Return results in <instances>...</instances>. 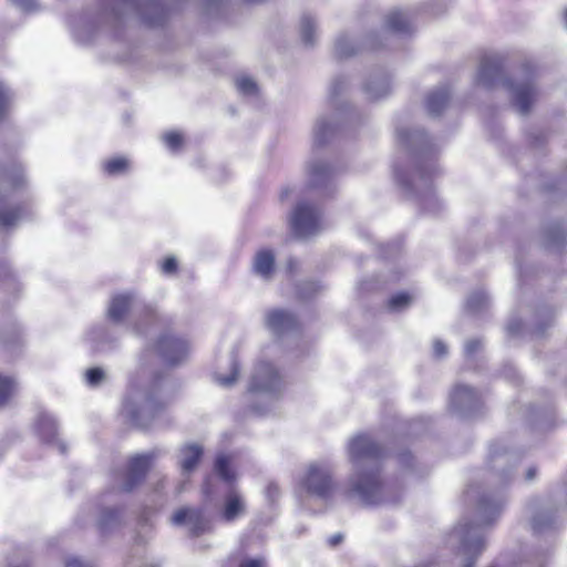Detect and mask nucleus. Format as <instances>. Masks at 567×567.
Here are the masks:
<instances>
[{
    "label": "nucleus",
    "mask_w": 567,
    "mask_h": 567,
    "mask_svg": "<svg viewBox=\"0 0 567 567\" xmlns=\"http://www.w3.org/2000/svg\"><path fill=\"white\" fill-rule=\"evenodd\" d=\"M190 347L187 340L162 332L156 341L140 354L138 367L130 375L122 413L134 425L150 427L165 412L169 396L165 392V378L150 368V357L155 352L167 365H177L188 357Z\"/></svg>",
    "instance_id": "f257e3e1"
},
{
    "label": "nucleus",
    "mask_w": 567,
    "mask_h": 567,
    "mask_svg": "<svg viewBox=\"0 0 567 567\" xmlns=\"http://www.w3.org/2000/svg\"><path fill=\"white\" fill-rule=\"evenodd\" d=\"M348 457L352 465L344 495L360 501L362 504H395L401 498V489L381 476V464L385 457L384 447L371 434L354 435L347 446Z\"/></svg>",
    "instance_id": "f03ea898"
},
{
    "label": "nucleus",
    "mask_w": 567,
    "mask_h": 567,
    "mask_svg": "<svg viewBox=\"0 0 567 567\" xmlns=\"http://www.w3.org/2000/svg\"><path fill=\"white\" fill-rule=\"evenodd\" d=\"M396 138L414 161V169L411 174L395 168L398 183L409 196L414 198L422 212L439 215L443 209V203L433 189V181L440 175V167L435 159L436 144L419 128L396 127Z\"/></svg>",
    "instance_id": "7ed1b4c3"
},
{
    "label": "nucleus",
    "mask_w": 567,
    "mask_h": 567,
    "mask_svg": "<svg viewBox=\"0 0 567 567\" xmlns=\"http://www.w3.org/2000/svg\"><path fill=\"white\" fill-rule=\"evenodd\" d=\"M109 6L99 13L84 12L71 18V32L78 42L87 44L102 28L115 29L130 17L148 28L163 27L168 18L163 0H110Z\"/></svg>",
    "instance_id": "20e7f679"
},
{
    "label": "nucleus",
    "mask_w": 567,
    "mask_h": 567,
    "mask_svg": "<svg viewBox=\"0 0 567 567\" xmlns=\"http://www.w3.org/2000/svg\"><path fill=\"white\" fill-rule=\"evenodd\" d=\"M466 498H476V514L478 524L462 519L449 536V543L457 546V554L464 557L463 567H473L486 547L484 527L492 525L501 515L505 504L502 491L494 493H480L471 485L466 491Z\"/></svg>",
    "instance_id": "39448f33"
},
{
    "label": "nucleus",
    "mask_w": 567,
    "mask_h": 567,
    "mask_svg": "<svg viewBox=\"0 0 567 567\" xmlns=\"http://www.w3.org/2000/svg\"><path fill=\"white\" fill-rule=\"evenodd\" d=\"M503 66V59L498 54L484 55L476 73V85L491 90L502 84L509 91L512 104L517 112L522 115L528 114L537 96L534 66L529 63L524 64V79L515 82L504 78Z\"/></svg>",
    "instance_id": "423d86ee"
},
{
    "label": "nucleus",
    "mask_w": 567,
    "mask_h": 567,
    "mask_svg": "<svg viewBox=\"0 0 567 567\" xmlns=\"http://www.w3.org/2000/svg\"><path fill=\"white\" fill-rule=\"evenodd\" d=\"M414 28L410 16L405 11L395 10L390 12L385 18V30L381 35L369 34L362 42H357L354 35L348 31L341 32L337 35L333 43V56L338 60L352 58L363 51H374L382 47V39L389 40L392 35H410Z\"/></svg>",
    "instance_id": "0eeeda50"
},
{
    "label": "nucleus",
    "mask_w": 567,
    "mask_h": 567,
    "mask_svg": "<svg viewBox=\"0 0 567 567\" xmlns=\"http://www.w3.org/2000/svg\"><path fill=\"white\" fill-rule=\"evenodd\" d=\"M348 81L343 76H337L332 80L329 87V101L336 109L337 115L333 118L321 116L317 120L313 127V146L323 147L330 143L340 131V122L344 123L351 120L352 111L348 105H339V96L347 90Z\"/></svg>",
    "instance_id": "6e6552de"
},
{
    "label": "nucleus",
    "mask_w": 567,
    "mask_h": 567,
    "mask_svg": "<svg viewBox=\"0 0 567 567\" xmlns=\"http://www.w3.org/2000/svg\"><path fill=\"white\" fill-rule=\"evenodd\" d=\"M24 183L20 167L0 168V227L9 228L24 218L27 206L14 205V192Z\"/></svg>",
    "instance_id": "1a4fd4ad"
},
{
    "label": "nucleus",
    "mask_w": 567,
    "mask_h": 567,
    "mask_svg": "<svg viewBox=\"0 0 567 567\" xmlns=\"http://www.w3.org/2000/svg\"><path fill=\"white\" fill-rule=\"evenodd\" d=\"M333 474L334 466L329 461L313 462L299 478V487L310 496L327 501L336 487Z\"/></svg>",
    "instance_id": "9d476101"
},
{
    "label": "nucleus",
    "mask_w": 567,
    "mask_h": 567,
    "mask_svg": "<svg viewBox=\"0 0 567 567\" xmlns=\"http://www.w3.org/2000/svg\"><path fill=\"white\" fill-rule=\"evenodd\" d=\"M161 451H152L132 456L123 472L114 473L113 489L131 493L145 480L153 462L159 457Z\"/></svg>",
    "instance_id": "9b49d317"
},
{
    "label": "nucleus",
    "mask_w": 567,
    "mask_h": 567,
    "mask_svg": "<svg viewBox=\"0 0 567 567\" xmlns=\"http://www.w3.org/2000/svg\"><path fill=\"white\" fill-rule=\"evenodd\" d=\"M290 226L298 238L315 236L322 228L321 210L308 200H300L290 215Z\"/></svg>",
    "instance_id": "f8f14e48"
},
{
    "label": "nucleus",
    "mask_w": 567,
    "mask_h": 567,
    "mask_svg": "<svg viewBox=\"0 0 567 567\" xmlns=\"http://www.w3.org/2000/svg\"><path fill=\"white\" fill-rule=\"evenodd\" d=\"M281 389L282 380L276 368L269 362H259L251 375L249 392L272 400Z\"/></svg>",
    "instance_id": "ddd939ff"
},
{
    "label": "nucleus",
    "mask_w": 567,
    "mask_h": 567,
    "mask_svg": "<svg viewBox=\"0 0 567 567\" xmlns=\"http://www.w3.org/2000/svg\"><path fill=\"white\" fill-rule=\"evenodd\" d=\"M450 409L461 419H472L481 414L483 401L473 388L457 384L450 395Z\"/></svg>",
    "instance_id": "4468645a"
},
{
    "label": "nucleus",
    "mask_w": 567,
    "mask_h": 567,
    "mask_svg": "<svg viewBox=\"0 0 567 567\" xmlns=\"http://www.w3.org/2000/svg\"><path fill=\"white\" fill-rule=\"evenodd\" d=\"M530 526L535 535L550 533L557 527L558 507L550 498H536L529 505Z\"/></svg>",
    "instance_id": "2eb2a0df"
},
{
    "label": "nucleus",
    "mask_w": 567,
    "mask_h": 567,
    "mask_svg": "<svg viewBox=\"0 0 567 567\" xmlns=\"http://www.w3.org/2000/svg\"><path fill=\"white\" fill-rule=\"evenodd\" d=\"M519 460L516 451L509 450L501 443L489 447L488 462L491 470L497 476L501 484L506 485L514 478L513 467Z\"/></svg>",
    "instance_id": "dca6fc26"
},
{
    "label": "nucleus",
    "mask_w": 567,
    "mask_h": 567,
    "mask_svg": "<svg viewBox=\"0 0 567 567\" xmlns=\"http://www.w3.org/2000/svg\"><path fill=\"white\" fill-rule=\"evenodd\" d=\"M175 525L186 524L189 534L198 537L212 529V520L202 507L181 508L172 517Z\"/></svg>",
    "instance_id": "f3484780"
},
{
    "label": "nucleus",
    "mask_w": 567,
    "mask_h": 567,
    "mask_svg": "<svg viewBox=\"0 0 567 567\" xmlns=\"http://www.w3.org/2000/svg\"><path fill=\"white\" fill-rule=\"evenodd\" d=\"M126 507L124 505L102 506L96 518V527L101 535L114 533L125 525Z\"/></svg>",
    "instance_id": "a211bd4d"
},
{
    "label": "nucleus",
    "mask_w": 567,
    "mask_h": 567,
    "mask_svg": "<svg viewBox=\"0 0 567 567\" xmlns=\"http://www.w3.org/2000/svg\"><path fill=\"white\" fill-rule=\"evenodd\" d=\"M247 514V502L244 495L236 488L230 487L224 496L223 506L219 509V518L225 523H235Z\"/></svg>",
    "instance_id": "6ab92c4d"
},
{
    "label": "nucleus",
    "mask_w": 567,
    "mask_h": 567,
    "mask_svg": "<svg viewBox=\"0 0 567 567\" xmlns=\"http://www.w3.org/2000/svg\"><path fill=\"white\" fill-rule=\"evenodd\" d=\"M86 341L93 352L105 353L118 347L120 336L106 326H96L87 332Z\"/></svg>",
    "instance_id": "aec40b11"
},
{
    "label": "nucleus",
    "mask_w": 567,
    "mask_h": 567,
    "mask_svg": "<svg viewBox=\"0 0 567 567\" xmlns=\"http://www.w3.org/2000/svg\"><path fill=\"white\" fill-rule=\"evenodd\" d=\"M339 168L324 161L313 159L308 165V184L311 188H328Z\"/></svg>",
    "instance_id": "412c9836"
},
{
    "label": "nucleus",
    "mask_w": 567,
    "mask_h": 567,
    "mask_svg": "<svg viewBox=\"0 0 567 567\" xmlns=\"http://www.w3.org/2000/svg\"><path fill=\"white\" fill-rule=\"evenodd\" d=\"M266 324L275 334L282 336L297 330L299 322L291 311L274 309L268 311L266 316Z\"/></svg>",
    "instance_id": "4be33fe9"
},
{
    "label": "nucleus",
    "mask_w": 567,
    "mask_h": 567,
    "mask_svg": "<svg viewBox=\"0 0 567 567\" xmlns=\"http://www.w3.org/2000/svg\"><path fill=\"white\" fill-rule=\"evenodd\" d=\"M168 322L167 318L151 305H144L134 323V331L140 336H147L153 327H163Z\"/></svg>",
    "instance_id": "5701e85b"
},
{
    "label": "nucleus",
    "mask_w": 567,
    "mask_h": 567,
    "mask_svg": "<svg viewBox=\"0 0 567 567\" xmlns=\"http://www.w3.org/2000/svg\"><path fill=\"white\" fill-rule=\"evenodd\" d=\"M35 427H37L40 439L43 442H45L48 444L56 443L58 449L62 454H64L66 452L65 444L63 442L59 441L56 437L58 426H56L55 419L51 414H49L47 412H41L38 415V419L35 422Z\"/></svg>",
    "instance_id": "b1692460"
},
{
    "label": "nucleus",
    "mask_w": 567,
    "mask_h": 567,
    "mask_svg": "<svg viewBox=\"0 0 567 567\" xmlns=\"http://www.w3.org/2000/svg\"><path fill=\"white\" fill-rule=\"evenodd\" d=\"M135 303L136 296L133 292L113 296L107 308V318L114 323L122 322L128 311L135 307Z\"/></svg>",
    "instance_id": "393cba45"
},
{
    "label": "nucleus",
    "mask_w": 567,
    "mask_h": 567,
    "mask_svg": "<svg viewBox=\"0 0 567 567\" xmlns=\"http://www.w3.org/2000/svg\"><path fill=\"white\" fill-rule=\"evenodd\" d=\"M251 269L262 280H270L276 271V256L274 251L268 248L258 250L252 259Z\"/></svg>",
    "instance_id": "a878e982"
},
{
    "label": "nucleus",
    "mask_w": 567,
    "mask_h": 567,
    "mask_svg": "<svg viewBox=\"0 0 567 567\" xmlns=\"http://www.w3.org/2000/svg\"><path fill=\"white\" fill-rule=\"evenodd\" d=\"M203 457V447L198 444H185L181 446L177 454V464L182 475L190 474L197 467Z\"/></svg>",
    "instance_id": "bb28decb"
},
{
    "label": "nucleus",
    "mask_w": 567,
    "mask_h": 567,
    "mask_svg": "<svg viewBox=\"0 0 567 567\" xmlns=\"http://www.w3.org/2000/svg\"><path fill=\"white\" fill-rule=\"evenodd\" d=\"M451 99V92L447 86L441 85L430 91L424 99V106L427 114L432 117L441 115Z\"/></svg>",
    "instance_id": "cd10ccee"
},
{
    "label": "nucleus",
    "mask_w": 567,
    "mask_h": 567,
    "mask_svg": "<svg viewBox=\"0 0 567 567\" xmlns=\"http://www.w3.org/2000/svg\"><path fill=\"white\" fill-rule=\"evenodd\" d=\"M544 244L548 250L560 251L567 244V225L561 221H554L544 230Z\"/></svg>",
    "instance_id": "c85d7f7f"
},
{
    "label": "nucleus",
    "mask_w": 567,
    "mask_h": 567,
    "mask_svg": "<svg viewBox=\"0 0 567 567\" xmlns=\"http://www.w3.org/2000/svg\"><path fill=\"white\" fill-rule=\"evenodd\" d=\"M363 91L369 100H378L386 96L391 91V81L386 73L372 74L363 85Z\"/></svg>",
    "instance_id": "c756f323"
},
{
    "label": "nucleus",
    "mask_w": 567,
    "mask_h": 567,
    "mask_svg": "<svg viewBox=\"0 0 567 567\" xmlns=\"http://www.w3.org/2000/svg\"><path fill=\"white\" fill-rule=\"evenodd\" d=\"M554 310L547 306L539 307L535 315L534 321L528 326L527 333L533 338H540L546 330L554 323Z\"/></svg>",
    "instance_id": "7c9ffc66"
},
{
    "label": "nucleus",
    "mask_w": 567,
    "mask_h": 567,
    "mask_svg": "<svg viewBox=\"0 0 567 567\" xmlns=\"http://www.w3.org/2000/svg\"><path fill=\"white\" fill-rule=\"evenodd\" d=\"M229 374L225 375L219 372H216L214 374L215 381L223 388H230L233 386L239 375L240 365L238 361V357L236 352H233L230 355V362H229Z\"/></svg>",
    "instance_id": "2f4dec72"
},
{
    "label": "nucleus",
    "mask_w": 567,
    "mask_h": 567,
    "mask_svg": "<svg viewBox=\"0 0 567 567\" xmlns=\"http://www.w3.org/2000/svg\"><path fill=\"white\" fill-rule=\"evenodd\" d=\"M317 23L312 16L303 14L300 20V35L302 43L312 47L316 42Z\"/></svg>",
    "instance_id": "473e14b6"
},
{
    "label": "nucleus",
    "mask_w": 567,
    "mask_h": 567,
    "mask_svg": "<svg viewBox=\"0 0 567 567\" xmlns=\"http://www.w3.org/2000/svg\"><path fill=\"white\" fill-rule=\"evenodd\" d=\"M489 299L484 290H477L471 293L466 300V311L472 315H478L487 309Z\"/></svg>",
    "instance_id": "72a5a7b5"
},
{
    "label": "nucleus",
    "mask_w": 567,
    "mask_h": 567,
    "mask_svg": "<svg viewBox=\"0 0 567 567\" xmlns=\"http://www.w3.org/2000/svg\"><path fill=\"white\" fill-rule=\"evenodd\" d=\"M214 471L226 483H233L236 480V475L230 467V458L225 454L216 456Z\"/></svg>",
    "instance_id": "f704fd0d"
},
{
    "label": "nucleus",
    "mask_w": 567,
    "mask_h": 567,
    "mask_svg": "<svg viewBox=\"0 0 567 567\" xmlns=\"http://www.w3.org/2000/svg\"><path fill=\"white\" fill-rule=\"evenodd\" d=\"M412 303V297L408 292H398L393 295L386 303L392 312H400L409 308Z\"/></svg>",
    "instance_id": "c9c22d12"
},
{
    "label": "nucleus",
    "mask_w": 567,
    "mask_h": 567,
    "mask_svg": "<svg viewBox=\"0 0 567 567\" xmlns=\"http://www.w3.org/2000/svg\"><path fill=\"white\" fill-rule=\"evenodd\" d=\"M153 523L151 522V518L147 516L146 513H144L140 519H138V532L135 537V543L138 545H144L148 542Z\"/></svg>",
    "instance_id": "e433bc0d"
},
{
    "label": "nucleus",
    "mask_w": 567,
    "mask_h": 567,
    "mask_svg": "<svg viewBox=\"0 0 567 567\" xmlns=\"http://www.w3.org/2000/svg\"><path fill=\"white\" fill-rule=\"evenodd\" d=\"M16 391V382L11 377L0 374V406L4 405Z\"/></svg>",
    "instance_id": "4c0bfd02"
},
{
    "label": "nucleus",
    "mask_w": 567,
    "mask_h": 567,
    "mask_svg": "<svg viewBox=\"0 0 567 567\" xmlns=\"http://www.w3.org/2000/svg\"><path fill=\"white\" fill-rule=\"evenodd\" d=\"M127 167L128 161L124 157L111 158L103 165L104 172L112 176L123 174Z\"/></svg>",
    "instance_id": "58836bf2"
},
{
    "label": "nucleus",
    "mask_w": 567,
    "mask_h": 567,
    "mask_svg": "<svg viewBox=\"0 0 567 567\" xmlns=\"http://www.w3.org/2000/svg\"><path fill=\"white\" fill-rule=\"evenodd\" d=\"M106 379L105 371L100 367L90 368L84 373V381L86 385L96 388L101 385Z\"/></svg>",
    "instance_id": "ea45409f"
},
{
    "label": "nucleus",
    "mask_w": 567,
    "mask_h": 567,
    "mask_svg": "<svg viewBox=\"0 0 567 567\" xmlns=\"http://www.w3.org/2000/svg\"><path fill=\"white\" fill-rule=\"evenodd\" d=\"M236 87L245 96H254L258 93L257 83L249 76H239L236 79Z\"/></svg>",
    "instance_id": "a19ab883"
},
{
    "label": "nucleus",
    "mask_w": 567,
    "mask_h": 567,
    "mask_svg": "<svg viewBox=\"0 0 567 567\" xmlns=\"http://www.w3.org/2000/svg\"><path fill=\"white\" fill-rule=\"evenodd\" d=\"M323 287L317 281H303L298 285L297 293L302 300H307L316 296Z\"/></svg>",
    "instance_id": "79ce46f5"
},
{
    "label": "nucleus",
    "mask_w": 567,
    "mask_h": 567,
    "mask_svg": "<svg viewBox=\"0 0 567 567\" xmlns=\"http://www.w3.org/2000/svg\"><path fill=\"white\" fill-rule=\"evenodd\" d=\"M12 99V91L4 83L0 82V123L3 121Z\"/></svg>",
    "instance_id": "37998d69"
},
{
    "label": "nucleus",
    "mask_w": 567,
    "mask_h": 567,
    "mask_svg": "<svg viewBox=\"0 0 567 567\" xmlns=\"http://www.w3.org/2000/svg\"><path fill=\"white\" fill-rule=\"evenodd\" d=\"M483 349V341L481 339H471L464 346V354L467 362L475 359L476 354Z\"/></svg>",
    "instance_id": "c03bdc74"
},
{
    "label": "nucleus",
    "mask_w": 567,
    "mask_h": 567,
    "mask_svg": "<svg viewBox=\"0 0 567 567\" xmlns=\"http://www.w3.org/2000/svg\"><path fill=\"white\" fill-rule=\"evenodd\" d=\"M506 331L509 337H518L524 333L525 326L519 318H511L506 326Z\"/></svg>",
    "instance_id": "a18cd8bd"
},
{
    "label": "nucleus",
    "mask_w": 567,
    "mask_h": 567,
    "mask_svg": "<svg viewBox=\"0 0 567 567\" xmlns=\"http://www.w3.org/2000/svg\"><path fill=\"white\" fill-rule=\"evenodd\" d=\"M0 277H3V284L7 288L16 289L19 286L16 276L6 264H0Z\"/></svg>",
    "instance_id": "49530a36"
},
{
    "label": "nucleus",
    "mask_w": 567,
    "mask_h": 567,
    "mask_svg": "<svg viewBox=\"0 0 567 567\" xmlns=\"http://www.w3.org/2000/svg\"><path fill=\"white\" fill-rule=\"evenodd\" d=\"M164 142L169 150L177 151L183 143V136L176 132H168L164 135Z\"/></svg>",
    "instance_id": "de8ad7c7"
},
{
    "label": "nucleus",
    "mask_w": 567,
    "mask_h": 567,
    "mask_svg": "<svg viewBox=\"0 0 567 567\" xmlns=\"http://www.w3.org/2000/svg\"><path fill=\"white\" fill-rule=\"evenodd\" d=\"M401 252V243L400 241H393L389 243L385 246L382 247L381 255L383 258H391L396 257Z\"/></svg>",
    "instance_id": "09e8293b"
},
{
    "label": "nucleus",
    "mask_w": 567,
    "mask_h": 567,
    "mask_svg": "<svg viewBox=\"0 0 567 567\" xmlns=\"http://www.w3.org/2000/svg\"><path fill=\"white\" fill-rule=\"evenodd\" d=\"M178 268L177 260L175 257H167L162 264V272L166 276L176 274Z\"/></svg>",
    "instance_id": "8fccbe9b"
},
{
    "label": "nucleus",
    "mask_w": 567,
    "mask_h": 567,
    "mask_svg": "<svg viewBox=\"0 0 567 567\" xmlns=\"http://www.w3.org/2000/svg\"><path fill=\"white\" fill-rule=\"evenodd\" d=\"M91 505L81 509V512L75 517V524L83 528L91 520Z\"/></svg>",
    "instance_id": "3c124183"
},
{
    "label": "nucleus",
    "mask_w": 567,
    "mask_h": 567,
    "mask_svg": "<svg viewBox=\"0 0 567 567\" xmlns=\"http://www.w3.org/2000/svg\"><path fill=\"white\" fill-rule=\"evenodd\" d=\"M447 354V346L442 340H435L433 342V355L436 359H442Z\"/></svg>",
    "instance_id": "603ef678"
},
{
    "label": "nucleus",
    "mask_w": 567,
    "mask_h": 567,
    "mask_svg": "<svg viewBox=\"0 0 567 567\" xmlns=\"http://www.w3.org/2000/svg\"><path fill=\"white\" fill-rule=\"evenodd\" d=\"M267 563L265 558L258 557V558H246L243 559L238 567H266Z\"/></svg>",
    "instance_id": "864d4df0"
},
{
    "label": "nucleus",
    "mask_w": 567,
    "mask_h": 567,
    "mask_svg": "<svg viewBox=\"0 0 567 567\" xmlns=\"http://www.w3.org/2000/svg\"><path fill=\"white\" fill-rule=\"evenodd\" d=\"M279 494H280L279 486L276 483L270 482L266 487L267 498L270 502H275L279 497Z\"/></svg>",
    "instance_id": "5fc2aeb1"
},
{
    "label": "nucleus",
    "mask_w": 567,
    "mask_h": 567,
    "mask_svg": "<svg viewBox=\"0 0 567 567\" xmlns=\"http://www.w3.org/2000/svg\"><path fill=\"white\" fill-rule=\"evenodd\" d=\"M396 457H398V462L400 463L401 466H403V467L412 466L413 456H412V454L410 452L404 451L402 453H399L396 455Z\"/></svg>",
    "instance_id": "6e6d98bb"
},
{
    "label": "nucleus",
    "mask_w": 567,
    "mask_h": 567,
    "mask_svg": "<svg viewBox=\"0 0 567 567\" xmlns=\"http://www.w3.org/2000/svg\"><path fill=\"white\" fill-rule=\"evenodd\" d=\"M17 6H19L23 11L30 12L35 10L37 0H12Z\"/></svg>",
    "instance_id": "4d7b16f0"
},
{
    "label": "nucleus",
    "mask_w": 567,
    "mask_h": 567,
    "mask_svg": "<svg viewBox=\"0 0 567 567\" xmlns=\"http://www.w3.org/2000/svg\"><path fill=\"white\" fill-rule=\"evenodd\" d=\"M343 540V535L341 533H337L328 538V544L331 547L338 546Z\"/></svg>",
    "instance_id": "13d9d810"
},
{
    "label": "nucleus",
    "mask_w": 567,
    "mask_h": 567,
    "mask_svg": "<svg viewBox=\"0 0 567 567\" xmlns=\"http://www.w3.org/2000/svg\"><path fill=\"white\" fill-rule=\"evenodd\" d=\"M270 410V403L268 402L266 406L259 408L258 405H251V411L257 415H264Z\"/></svg>",
    "instance_id": "bf43d9fd"
},
{
    "label": "nucleus",
    "mask_w": 567,
    "mask_h": 567,
    "mask_svg": "<svg viewBox=\"0 0 567 567\" xmlns=\"http://www.w3.org/2000/svg\"><path fill=\"white\" fill-rule=\"evenodd\" d=\"M537 475V467L536 466H529L525 474V481L532 482Z\"/></svg>",
    "instance_id": "052dcab7"
},
{
    "label": "nucleus",
    "mask_w": 567,
    "mask_h": 567,
    "mask_svg": "<svg viewBox=\"0 0 567 567\" xmlns=\"http://www.w3.org/2000/svg\"><path fill=\"white\" fill-rule=\"evenodd\" d=\"M203 493L207 498H209L213 494L212 488H210V480L209 478H206L203 484Z\"/></svg>",
    "instance_id": "680f3d73"
},
{
    "label": "nucleus",
    "mask_w": 567,
    "mask_h": 567,
    "mask_svg": "<svg viewBox=\"0 0 567 567\" xmlns=\"http://www.w3.org/2000/svg\"><path fill=\"white\" fill-rule=\"evenodd\" d=\"M20 341V331L14 330V336L12 342H19Z\"/></svg>",
    "instance_id": "e2e57ef3"
},
{
    "label": "nucleus",
    "mask_w": 567,
    "mask_h": 567,
    "mask_svg": "<svg viewBox=\"0 0 567 567\" xmlns=\"http://www.w3.org/2000/svg\"><path fill=\"white\" fill-rule=\"evenodd\" d=\"M507 378H514L515 372L514 369L511 367L508 372H504Z\"/></svg>",
    "instance_id": "0e129e2a"
},
{
    "label": "nucleus",
    "mask_w": 567,
    "mask_h": 567,
    "mask_svg": "<svg viewBox=\"0 0 567 567\" xmlns=\"http://www.w3.org/2000/svg\"><path fill=\"white\" fill-rule=\"evenodd\" d=\"M415 567H432V561L422 563V564L416 565Z\"/></svg>",
    "instance_id": "69168bd1"
},
{
    "label": "nucleus",
    "mask_w": 567,
    "mask_h": 567,
    "mask_svg": "<svg viewBox=\"0 0 567 567\" xmlns=\"http://www.w3.org/2000/svg\"><path fill=\"white\" fill-rule=\"evenodd\" d=\"M243 1L246 3H261V2H265L266 0H243Z\"/></svg>",
    "instance_id": "338daca9"
},
{
    "label": "nucleus",
    "mask_w": 567,
    "mask_h": 567,
    "mask_svg": "<svg viewBox=\"0 0 567 567\" xmlns=\"http://www.w3.org/2000/svg\"><path fill=\"white\" fill-rule=\"evenodd\" d=\"M287 196H288V189H284V190L281 192V198H285V197H287Z\"/></svg>",
    "instance_id": "774afa93"
}]
</instances>
